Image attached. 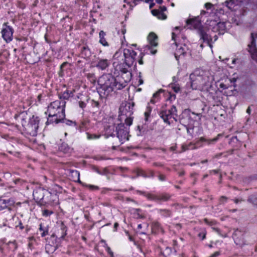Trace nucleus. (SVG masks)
I'll return each instance as SVG.
<instances>
[{"mask_svg": "<svg viewBox=\"0 0 257 257\" xmlns=\"http://www.w3.org/2000/svg\"><path fill=\"white\" fill-rule=\"evenodd\" d=\"M115 78L111 74H107L102 75L98 80L99 87L98 92L101 97L106 98L113 91V85Z\"/></svg>", "mask_w": 257, "mask_h": 257, "instance_id": "obj_1", "label": "nucleus"}, {"mask_svg": "<svg viewBox=\"0 0 257 257\" xmlns=\"http://www.w3.org/2000/svg\"><path fill=\"white\" fill-rule=\"evenodd\" d=\"M65 104L66 101L64 100L54 101L48 106L47 111L45 113L48 114L49 117L57 116L64 118Z\"/></svg>", "mask_w": 257, "mask_h": 257, "instance_id": "obj_2", "label": "nucleus"}, {"mask_svg": "<svg viewBox=\"0 0 257 257\" xmlns=\"http://www.w3.org/2000/svg\"><path fill=\"white\" fill-rule=\"evenodd\" d=\"M115 128L117 137L118 138L121 144H122L124 141L128 140V128L124 126L123 123H120L117 125V126H115L114 125H109L106 128V131L108 133L110 134L111 136H113L115 135L111 133V130H114Z\"/></svg>", "mask_w": 257, "mask_h": 257, "instance_id": "obj_3", "label": "nucleus"}, {"mask_svg": "<svg viewBox=\"0 0 257 257\" xmlns=\"http://www.w3.org/2000/svg\"><path fill=\"white\" fill-rule=\"evenodd\" d=\"M39 120L37 117L33 116L29 120V123L26 125L25 130L27 133L31 136H36L39 127Z\"/></svg>", "mask_w": 257, "mask_h": 257, "instance_id": "obj_4", "label": "nucleus"}, {"mask_svg": "<svg viewBox=\"0 0 257 257\" xmlns=\"http://www.w3.org/2000/svg\"><path fill=\"white\" fill-rule=\"evenodd\" d=\"M190 79L191 86L193 88L194 87L196 88L197 86L202 85L205 83L204 77L202 75H200V73H197V71L190 74Z\"/></svg>", "mask_w": 257, "mask_h": 257, "instance_id": "obj_5", "label": "nucleus"}, {"mask_svg": "<svg viewBox=\"0 0 257 257\" xmlns=\"http://www.w3.org/2000/svg\"><path fill=\"white\" fill-rule=\"evenodd\" d=\"M177 108L175 105H172L171 109L168 110H162L160 113V117L164 120V122L167 123L168 124H170V122L169 121V119L172 117V115H175L177 116Z\"/></svg>", "mask_w": 257, "mask_h": 257, "instance_id": "obj_6", "label": "nucleus"}, {"mask_svg": "<svg viewBox=\"0 0 257 257\" xmlns=\"http://www.w3.org/2000/svg\"><path fill=\"white\" fill-rule=\"evenodd\" d=\"M255 38H257V33H251V42L248 46L249 47L248 51L250 53L252 59L254 60L257 63V49L255 45Z\"/></svg>", "mask_w": 257, "mask_h": 257, "instance_id": "obj_7", "label": "nucleus"}, {"mask_svg": "<svg viewBox=\"0 0 257 257\" xmlns=\"http://www.w3.org/2000/svg\"><path fill=\"white\" fill-rule=\"evenodd\" d=\"M135 105L134 102H125L122 103L119 107L121 112V115H125L126 116H130L133 113V107Z\"/></svg>", "mask_w": 257, "mask_h": 257, "instance_id": "obj_8", "label": "nucleus"}, {"mask_svg": "<svg viewBox=\"0 0 257 257\" xmlns=\"http://www.w3.org/2000/svg\"><path fill=\"white\" fill-rule=\"evenodd\" d=\"M3 26H5V28H3L2 31V37L7 43H9L13 39L14 30L11 27L8 26L6 23H4Z\"/></svg>", "mask_w": 257, "mask_h": 257, "instance_id": "obj_9", "label": "nucleus"}, {"mask_svg": "<svg viewBox=\"0 0 257 257\" xmlns=\"http://www.w3.org/2000/svg\"><path fill=\"white\" fill-rule=\"evenodd\" d=\"M208 31V30L204 27L198 30L197 33L200 37V39L203 40V42H206L209 46L211 48L212 45L211 44V42H212V39L211 36L207 34Z\"/></svg>", "mask_w": 257, "mask_h": 257, "instance_id": "obj_10", "label": "nucleus"}, {"mask_svg": "<svg viewBox=\"0 0 257 257\" xmlns=\"http://www.w3.org/2000/svg\"><path fill=\"white\" fill-rule=\"evenodd\" d=\"M122 78L117 77L115 78V82L113 85V91L121 90L124 88L130 81H126V79L122 80Z\"/></svg>", "mask_w": 257, "mask_h": 257, "instance_id": "obj_11", "label": "nucleus"}, {"mask_svg": "<svg viewBox=\"0 0 257 257\" xmlns=\"http://www.w3.org/2000/svg\"><path fill=\"white\" fill-rule=\"evenodd\" d=\"M186 24L188 25H190V29H195L198 31V30L201 28L204 27L202 25L201 21L199 20L197 18L189 19L186 20Z\"/></svg>", "mask_w": 257, "mask_h": 257, "instance_id": "obj_12", "label": "nucleus"}, {"mask_svg": "<svg viewBox=\"0 0 257 257\" xmlns=\"http://www.w3.org/2000/svg\"><path fill=\"white\" fill-rule=\"evenodd\" d=\"M15 203V201L12 198L8 199H0V211L6 208H8L9 210H11V206H14Z\"/></svg>", "mask_w": 257, "mask_h": 257, "instance_id": "obj_13", "label": "nucleus"}, {"mask_svg": "<svg viewBox=\"0 0 257 257\" xmlns=\"http://www.w3.org/2000/svg\"><path fill=\"white\" fill-rule=\"evenodd\" d=\"M226 26L224 22H219L212 28V31L218 33L219 35H223L226 31Z\"/></svg>", "mask_w": 257, "mask_h": 257, "instance_id": "obj_14", "label": "nucleus"}, {"mask_svg": "<svg viewBox=\"0 0 257 257\" xmlns=\"http://www.w3.org/2000/svg\"><path fill=\"white\" fill-rule=\"evenodd\" d=\"M243 232L238 228L235 229L232 237L236 244L240 243V241L243 239Z\"/></svg>", "mask_w": 257, "mask_h": 257, "instance_id": "obj_15", "label": "nucleus"}, {"mask_svg": "<svg viewBox=\"0 0 257 257\" xmlns=\"http://www.w3.org/2000/svg\"><path fill=\"white\" fill-rule=\"evenodd\" d=\"M127 68L121 67L120 68V71L122 73V77L123 79H126V81H130L132 77V73Z\"/></svg>", "mask_w": 257, "mask_h": 257, "instance_id": "obj_16", "label": "nucleus"}, {"mask_svg": "<svg viewBox=\"0 0 257 257\" xmlns=\"http://www.w3.org/2000/svg\"><path fill=\"white\" fill-rule=\"evenodd\" d=\"M148 40L152 46L156 47L158 45V36L154 32H151L149 34Z\"/></svg>", "mask_w": 257, "mask_h": 257, "instance_id": "obj_17", "label": "nucleus"}, {"mask_svg": "<svg viewBox=\"0 0 257 257\" xmlns=\"http://www.w3.org/2000/svg\"><path fill=\"white\" fill-rule=\"evenodd\" d=\"M109 65V63L107 59H100L98 61L96 66L102 70H105Z\"/></svg>", "mask_w": 257, "mask_h": 257, "instance_id": "obj_18", "label": "nucleus"}, {"mask_svg": "<svg viewBox=\"0 0 257 257\" xmlns=\"http://www.w3.org/2000/svg\"><path fill=\"white\" fill-rule=\"evenodd\" d=\"M43 191L40 189L36 190L33 192L34 199L37 201H41L44 198Z\"/></svg>", "mask_w": 257, "mask_h": 257, "instance_id": "obj_19", "label": "nucleus"}, {"mask_svg": "<svg viewBox=\"0 0 257 257\" xmlns=\"http://www.w3.org/2000/svg\"><path fill=\"white\" fill-rule=\"evenodd\" d=\"M67 171L74 181H77L81 183L79 179L80 174L78 171L71 169L68 170Z\"/></svg>", "mask_w": 257, "mask_h": 257, "instance_id": "obj_20", "label": "nucleus"}, {"mask_svg": "<svg viewBox=\"0 0 257 257\" xmlns=\"http://www.w3.org/2000/svg\"><path fill=\"white\" fill-rule=\"evenodd\" d=\"M151 13L153 16L157 17L158 19L165 20L167 18V16L165 14L158 10H153Z\"/></svg>", "mask_w": 257, "mask_h": 257, "instance_id": "obj_21", "label": "nucleus"}, {"mask_svg": "<svg viewBox=\"0 0 257 257\" xmlns=\"http://www.w3.org/2000/svg\"><path fill=\"white\" fill-rule=\"evenodd\" d=\"M64 118H60L59 117H49L48 116V118L47 119V121L46 122V124L48 125V124L52 123L53 122H55V123H58L60 122H62L64 120Z\"/></svg>", "mask_w": 257, "mask_h": 257, "instance_id": "obj_22", "label": "nucleus"}, {"mask_svg": "<svg viewBox=\"0 0 257 257\" xmlns=\"http://www.w3.org/2000/svg\"><path fill=\"white\" fill-rule=\"evenodd\" d=\"M137 53L132 49H124L123 50V56L124 59L127 57H131V56H136Z\"/></svg>", "mask_w": 257, "mask_h": 257, "instance_id": "obj_23", "label": "nucleus"}, {"mask_svg": "<svg viewBox=\"0 0 257 257\" xmlns=\"http://www.w3.org/2000/svg\"><path fill=\"white\" fill-rule=\"evenodd\" d=\"M105 33L103 31H100L99 34V43L103 46H108V43L107 42L105 39Z\"/></svg>", "mask_w": 257, "mask_h": 257, "instance_id": "obj_24", "label": "nucleus"}, {"mask_svg": "<svg viewBox=\"0 0 257 257\" xmlns=\"http://www.w3.org/2000/svg\"><path fill=\"white\" fill-rule=\"evenodd\" d=\"M81 54L84 58H89L91 56V52L87 46H84L81 50Z\"/></svg>", "mask_w": 257, "mask_h": 257, "instance_id": "obj_25", "label": "nucleus"}, {"mask_svg": "<svg viewBox=\"0 0 257 257\" xmlns=\"http://www.w3.org/2000/svg\"><path fill=\"white\" fill-rule=\"evenodd\" d=\"M72 91L66 90L62 93H59V97L60 99H63V100L65 101L66 99H68L72 96Z\"/></svg>", "mask_w": 257, "mask_h": 257, "instance_id": "obj_26", "label": "nucleus"}, {"mask_svg": "<svg viewBox=\"0 0 257 257\" xmlns=\"http://www.w3.org/2000/svg\"><path fill=\"white\" fill-rule=\"evenodd\" d=\"M222 137V134H218L217 137H216L215 138L212 139H209V140H207L206 139H205L204 138H201L200 139V141L201 142H207L208 144H214V143H215L218 139L220 137Z\"/></svg>", "mask_w": 257, "mask_h": 257, "instance_id": "obj_27", "label": "nucleus"}, {"mask_svg": "<svg viewBox=\"0 0 257 257\" xmlns=\"http://www.w3.org/2000/svg\"><path fill=\"white\" fill-rule=\"evenodd\" d=\"M136 56H131V57L126 58L124 59V64L127 66L128 68H130L134 64L135 61V58Z\"/></svg>", "mask_w": 257, "mask_h": 257, "instance_id": "obj_28", "label": "nucleus"}, {"mask_svg": "<svg viewBox=\"0 0 257 257\" xmlns=\"http://www.w3.org/2000/svg\"><path fill=\"white\" fill-rule=\"evenodd\" d=\"M59 149L60 151L63 152L64 153H67L70 152L71 148L69 147L68 144L65 143H63L59 147Z\"/></svg>", "mask_w": 257, "mask_h": 257, "instance_id": "obj_29", "label": "nucleus"}, {"mask_svg": "<svg viewBox=\"0 0 257 257\" xmlns=\"http://www.w3.org/2000/svg\"><path fill=\"white\" fill-rule=\"evenodd\" d=\"M247 201L257 206V194L250 195L248 197Z\"/></svg>", "mask_w": 257, "mask_h": 257, "instance_id": "obj_30", "label": "nucleus"}, {"mask_svg": "<svg viewBox=\"0 0 257 257\" xmlns=\"http://www.w3.org/2000/svg\"><path fill=\"white\" fill-rule=\"evenodd\" d=\"M170 198V196L167 194H163L157 196V201H166Z\"/></svg>", "mask_w": 257, "mask_h": 257, "instance_id": "obj_31", "label": "nucleus"}, {"mask_svg": "<svg viewBox=\"0 0 257 257\" xmlns=\"http://www.w3.org/2000/svg\"><path fill=\"white\" fill-rule=\"evenodd\" d=\"M56 249L55 246L52 245L50 244H47L45 246L46 252L48 253H53Z\"/></svg>", "mask_w": 257, "mask_h": 257, "instance_id": "obj_32", "label": "nucleus"}, {"mask_svg": "<svg viewBox=\"0 0 257 257\" xmlns=\"http://www.w3.org/2000/svg\"><path fill=\"white\" fill-rule=\"evenodd\" d=\"M91 168L93 171L101 175L105 174L107 172V170L106 169H103L101 171L99 170L98 168L95 166H92Z\"/></svg>", "mask_w": 257, "mask_h": 257, "instance_id": "obj_33", "label": "nucleus"}, {"mask_svg": "<svg viewBox=\"0 0 257 257\" xmlns=\"http://www.w3.org/2000/svg\"><path fill=\"white\" fill-rule=\"evenodd\" d=\"M160 212L162 213V214L165 217H169L171 215V212L170 210L168 209H161Z\"/></svg>", "mask_w": 257, "mask_h": 257, "instance_id": "obj_34", "label": "nucleus"}, {"mask_svg": "<svg viewBox=\"0 0 257 257\" xmlns=\"http://www.w3.org/2000/svg\"><path fill=\"white\" fill-rule=\"evenodd\" d=\"M87 78L92 82H95L96 79V78L94 74L93 73H88L87 75Z\"/></svg>", "mask_w": 257, "mask_h": 257, "instance_id": "obj_35", "label": "nucleus"}, {"mask_svg": "<svg viewBox=\"0 0 257 257\" xmlns=\"http://www.w3.org/2000/svg\"><path fill=\"white\" fill-rule=\"evenodd\" d=\"M126 117L125 119V123L126 125L130 126L133 122V119L130 116H126Z\"/></svg>", "mask_w": 257, "mask_h": 257, "instance_id": "obj_36", "label": "nucleus"}, {"mask_svg": "<svg viewBox=\"0 0 257 257\" xmlns=\"http://www.w3.org/2000/svg\"><path fill=\"white\" fill-rule=\"evenodd\" d=\"M146 196L147 198L149 199L157 201V196L151 194H148L146 195Z\"/></svg>", "mask_w": 257, "mask_h": 257, "instance_id": "obj_37", "label": "nucleus"}, {"mask_svg": "<svg viewBox=\"0 0 257 257\" xmlns=\"http://www.w3.org/2000/svg\"><path fill=\"white\" fill-rule=\"evenodd\" d=\"M86 135H87V139H89V140L94 139H97V138H99V136H97L95 135H91V134H90L88 133H86Z\"/></svg>", "mask_w": 257, "mask_h": 257, "instance_id": "obj_38", "label": "nucleus"}, {"mask_svg": "<svg viewBox=\"0 0 257 257\" xmlns=\"http://www.w3.org/2000/svg\"><path fill=\"white\" fill-rule=\"evenodd\" d=\"M206 232L205 231H203L199 233L198 236L201 238L202 240H203L206 238Z\"/></svg>", "mask_w": 257, "mask_h": 257, "instance_id": "obj_39", "label": "nucleus"}, {"mask_svg": "<svg viewBox=\"0 0 257 257\" xmlns=\"http://www.w3.org/2000/svg\"><path fill=\"white\" fill-rule=\"evenodd\" d=\"M66 227L64 226L63 223H62L61 229L62 230L63 233L62 235L61 236V238H64V236L66 235V230H65Z\"/></svg>", "mask_w": 257, "mask_h": 257, "instance_id": "obj_40", "label": "nucleus"}, {"mask_svg": "<svg viewBox=\"0 0 257 257\" xmlns=\"http://www.w3.org/2000/svg\"><path fill=\"white\" fill-rule=\"evenodd\" d=\"M52 213H53L52 211H50L49 210L46 209V210H44L43 213V215L44 216H49V215H50V214H51Z\"/></svg>", "mask_w": 257, "mask_h": 257, "instance_id": "obj_41", "label": "nucleus"}, {"mask_svg": "<svg viewBox=\"0 0 257 257\" xmlns=\"http://www.w3.org/2000/svg\"><path fill=\"white\" fill-rule=\"evenodd\" d=\"M79 106L80 107L83 109L84 108H85L86 107V103L84 101L81 100V101H79Z\"/></svg>", "mask_w": 257, "mask_h": 257, "instance_id": "obj_42", "label": "nucleus"}, {"mask_svg": "<svg viewBox=\"0 0 257 257\" xmlns=\"http://www.w3.org/2000/svg\"><path fill=\"white\" fill-rule=\"evenodd\" d=\"M177 53L180 55H185V52L184 51V48L182 47H180L177 51Z\"/></svg>", "mask_w": 257, "mask_h": 257, "instance_id": "obj_43", "label": "nucleus"}, {"mask_svg": "<svg viewBox=\"0 0 257 257\" xmlns=\"http://www.w3.org/2000/svg\"><path fill=\"white\" fill-rule=\"evenodd\" d=\"M65 122L66 123V124L69 125H71L73 124L74 125H76V122L75 121H73L70 120L65 119Z\"/></svg>", "mask_w": 257, "mask_h": 257, "instance_id": "obj_44", "label": "nucleus"}, {"mask_svg": "<svg viewBox=\"0 0 257 257\" xmlns=\"http://www.w3.org/2000/svg\"><path fill=\"white\" fill-rule=\"evenodd\" d=\"M163 91H164V90H163V89H161L159 90L157 92H156V93H155L154 94V95H153V97H158V96L159 95L160 93H161V92H163Z\"/></svg>", "mask_w": 257, "mask_h": 257, "instance_id": "obj_45", "label": "nucleus"}, {"mask_svg": "<svg viewBox=\"0 0 257 257\" xmlns=\"http://www.w3.org/2000/svg\"><path fill=\"white\" fill-rule=\"evenodd\" d=\"M92 105L93 106H95L97 107H98L99 106V103L98 101H95L94 100H92Z\"/></svg>", "mask_w": 257, "mask_h": 257, "instance_id": "obj_46", "label": "nucleus"}, {"mask_svg": "<svg viewBox=\"0 0 257 257\" xmlns=\"http://www.w3.org/2000/svg\"><path fill=\"white\" fill-rule=\"evenodd\" d=\"M106 250L108 253L111 255V256L113 257V252L111 250L110 248L107 246L106 248Z\"/></svg>", "mask_w": 257, "mask_h": 257, "instance_id": "obj_47", "label": "nucleus"}, {"mask_svg": "<svg viewBox=\"0 0 257 257\" xmlns=\"http://www.w3.org/2000/svg\"><path fill=\"white\" fill-rule=\"evenodd\" d=\"M67 64V62H64L61 64L60 66V72H59V75L62 76V68Z\"/></svg>", "mask_w": 257, "mask_h": 257, "instance_id": "obj_48", "label": "nucleus"}, {"mask_svg": "<svg viewBox=\"0 0 257 257\" xmlns=\"http://www.w3.org/2000/svg\"><path fill=\"white\" fill-rule=\"evenodd\" d=\"M172 88L175 92H178L180 90V87L177 86H173Z\"/></svg>", "mask_w": 257, "mask_h": 257, "instance_id": "obj_49", "label": "nucleus"}, {"mask_svg": "<svg viewBox=\"0 0 257 257\" xmlns=\"http://www.w3.org/2000/svg\"><path fill=\"white\" fill-rule=\"evenodd\" d=\"M159 178L161 181H165L166 177L165 175L161 174L159 176Z\"/></svg>", "mask_w": 257, "mask_h": 257, "instance_id": "obj_50", "label": "nucleus"}, {"mask_svg": "<svg viewBox=\"0 0 257 257\" xmlns=\"http://www.w3.org/2000/svg\"><path fill=\"white\" fill-rule=\"evenodd\" d=\"M227 199V197H226L225 196H222L220 198V201L221 202L223 203L224 201H226Z\"/></svg>", "mask_w": 257, "mask_h": 257, "instance_id": "obj_51", "label": "nucleus"}, {"mask_svg": "<svg viewBox=\"0 0 257 257\" xmlns=\"http://www.w3.org/2000/svg\"><path fill=\"white\" fill-rule=\"evenodd\" d=\"M212 6V5L211 4V3H206L205 4V8L207 9H209L211 8V7Z\"/></svg>", "mask_w": 257, "mask_h": 257, "instance_id": "obj_52", "label": "nucleus"}, {"mask_svg": "<svg viewBox=\"0 0 257 257\" xmlns=\"http://www.w3.org/2000/svg\"><path fill=\"white\" fill-rule=\"evenodd\" d=\"M89 187V188L92 190V189H98V187L96 186H94V185H88V186Z\"/></svg>", "mask_w": 257, "mask_h": 257, "instance_id": "obj_53", "label": "nucleus"}, {"mask_svg": "<svg viewBox=\"0 0 257 257\" xmlns=\"http://www.w3.org/2000/svg\"><path fill=\"white\" fill-rule=\"evenodd\" d=\"M47 234H48V230H44L43 231V232H42L41 233V236L42 237H44Z\"/></svg>", "mask_w": 257, "mask_h": 257, "instance_id": "obj_54", "label": "nucleus"}, {"mask_svg": "<svg viewBox=\"0 0 257 257\" xmlns=\"http://www.w3.org/2000/svg\"><path fill=\"white\" fill-rule=\"evenodd\" d=\"M17 227H20V228L21 229H24V226L23 225V224H22V222H21V221L19 222V224L17 226Z\"/></svg>", "mask_w": 257, "mask_h": 257, "instance_id": "obj_55", "label": "nucleus"}, {"mask_svg": "<svg viewBox=\"0 0 257 257\" xmlns=\"http://www.w3.org/2000/svg\"><path fill=\"white\" fill-rule=\"evenodd\" d=\"M22 125H23V126H24L25 128L26 125L27 124H26V121L24 118H23L22 119Z\"/></svg>", "mask_w": 257, "mask_h": 257, "instance_id": "obj_56", "label": "nucleus"}, {"mask_svg": "<svg viewBox=\"0 0 257 257\" xmlns=\"http://www.w3.org/2000/svg\"><path fill=\"white\" fill-rule=\"evenodd\" d=\"M212 229L215 231H216L219 234L221 235L220 233V230L219 228L213 227Z\"/></svg>", "mask_w": 257, "mask_h": 257, "instance_id": "obj_57", "label": "nucleus"}, {"mask_svg": "<svg viewBox=\"0 0 257 257\" xmlns=\"http://www.w3.org/2000/svg\"><path fill=\"white\" fill-rule=\"evenodd\" d=\"M161 12L163 13L164 11L167 10V8L165 6L160 7Z\"/></svg>", "mask_w": 257, "mask_h": 257, "instance_id": "obj_58", "label": "nucleus"}, {"mask_svg": "<svg viewBox=\"0 0 257 257\" xmlns=\"http://www.w3.org/2000/svg\"><path fill=\"white\" fill-rule=\"evenodd\" d=\"M139 77H140V79H139V84L141 85L143 83V80L142 78H141V73H140Z\"/></svg>", "mask_w": 257, "mask_h": 257, "instance_id": "obj_59", "label": "nucleus"}, {"mask_svg": "<svg viewBox=\"0 0 257 257\" xmlns=\"http://www.w3.org/2000/svg\"><path fill=\"white\" fill-rule=\"evenodd\" d=\"M118 226V223L116 222L114 223V231H116V229H117V227Z\"/></svg>", "mask_w": 257, "mask_h": 257, "instance_id": "obj_60", "label": "nucleus"}, {"mask_svg": "<svg viewBox=\"0 0 257 257\" xmlns=\"http://www.w3.org/2000/svg\"><path fill=\"white\" fill-rule=\"evenodd\" d=\"M154 227L156 228H159L160 227V224L158 222H156L154 224Z\"/></svg>", "mask_w": 257, "mask_h": 257, "instance_id": "obj_61", "label": "nucleus"}, {"mask_svg": "<svg viewBox=\"0 0 257 257\" xmlns=\"http://www.w3.org/2000/svg\"><path fill=\"white\" fill-rule=\"evenodd\" d=\"M145 116H146V118H145V119H146V120H147V119H148V116L149 115V112H145Z\"/></svg>", "mask_w": 257, "mask_h": 257, "instance_id": "obj_62", "label": "nucleus"}, {"mask_svg": "<svg viewBox=\"0 0 257 257\" xmlns=\"http://www.w3.org/2000/svg\"><path fill=\"white\" fill-rule=\"evenodd\" d=\"M139 63L141 65L143 64V57H141V59L139 60Z\"/></svg>", "mask_w": 257, "mask_h": 257, "instance_id": "obj_63", "label": "nucleus"}, {"mask_svg": "<svg viewBox=\"0 0 257 257\" xmlns=\"http://www.w3.org/2000/svg\"><path fill=\"white\" fill-rule=\"evenodd\" d=\"M250 112H251V109H250V106H249L247 110H246V112L248 114H250Z\"/></svg>", "mask_w": 257, "mask_h": 257, "instance_id": "obj_64", "label": "nucleus"}]
</instances>
